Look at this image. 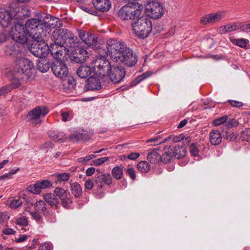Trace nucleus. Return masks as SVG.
Segmentation results:
<instances>
[{
    "label": "nucleus",
    "instance_id": "e433bc0d",
    "mask_svg": "<svg viewBox=\"0 0 250 250\" xmlns=\"http://www.w3.org/2000/svg\"><path fill=\"white\" fill-rule=\"evenodd\" d=\"M49 136L51 139L55 142H64L65 140V135L63 133H57L54 131H49Z\"/></svg>",
    "mask_w": 250,
    "mask_h": 250
},
{
    "label": "nucleus",
    "instance_id": "c756f323",
    "mask_svg": "<svg viewBox=\"0 0 250 250\" xmlns=\"http://www.w3.org/2000/svg\"><path fill=\"white\" fill-rule=\"evenodd\" d=\"M222 137L218 130H212L209 134V140L213 145H218L222 141Z\"/></svg>",
    "mask_w": 250,
    "mask_h": 250
},
{
    "label": "nucleus",
    "instance_id": "dca6fc26",
    "mask_svg": "<svg viewBox=\"0 0 250 250\" xmlns=\"http://www.w3.org/2000/svg\"><path fill=\"white\" fill-rule=\"evenodd\" d=\"M125 72L123 66L118 65H113L108 74L110 83L120 82L125 77Z\"/></svg>",
    "mask_w": 250,
    "mask_h": 250
},
{
    "label": "nucleus",
    "instance_id": "a19ab883",
    "mask_svg": "<svg viewBox=\"0 0 250 250\" xmlns=\"http://www.w3.org/2000/svg\"><path fill=\"white\" fill-rule=\"evenodd\" d=\"M51 15L49 14L43 13L41 15L39 20H38V21H40L41 24L42 25L44 28H47V25L50 21V18H51Z\"/></svg>",
    "mask_w": 250,
    "mask_h": 250
},
{
    "label": "nucleus",
    "instance_id": "de8ad7c7",
    "mask_svg": "<svg viewBox=\"0 0 250 250\" xmlns=\"http://www.w3.org/2000/svg\"><path fill=\"white\" fill-rule=\"evenodd\" d=\"M10 87V91L12 89L18 88L21 85V83L18 79H14L9 84H7Z\"/></svg>",
    "mask_w": 250,
    "mask_h": 250
},
{
    "label": "nucleus",
    "instance_id": "5701e85b",
    "mask_svg": "<svg viewBox=\"0 0 250 250\" xmlns=\"http://www.w3.org/2000/svg\"><path fill=\"white\" fill-rule=\"evenodd\" d=\"M131 12H135V10L132 6H130L129 2L121 8L118 14L119 16L124 20H130Z\"/></svg>",
    "mask_w": 250,
    "mask_h": 250
},
{
    "label": "nucleus",
    "instance_id": "0eeeda50",
    "mask_svg": "<svg viewBox=\"0 0 250 250\" xmlns=\"http://www.w3.org/2000/svg\"><path fill=\"white\" fill-rule=\"evenodd\" d=\"M19 8L8 7L7 8L0 7V24L3 28L8 27L14 19H17V14Z\"/></svg>",
    "mask_w": 250,
    "mask_h": 250
},
{
    "label": "nucleus",
    "instance_id": "473e14b6",
    "mask_svg": "<svg viewBox=\"0 0 250 250\" xmlns=\"http://www.w3.org/2000/svg\"><path fill=\"white\" fill-rule=\"evenodd\" d=\"M62 22L59 18L51 15L50 18V21L47 25V28L49 29L55 28L59 29L62 26Z\"/></svg>",
    "mask_w": 250,
    "mask_h": 250
},
{
    "label": "nucleus",
    "instance_id": "338daca9",
    "mask_svg": "<svg viewBox=\"0 0 250 250\" xmlns=\"http://www.w3.org/2000/svg\"><path fill=\"white\" fill-rule=\"evenodd\" d=\"M241 31L244 32H250V23L242 25L241 26Z\"/></svg>",
    "mask_w": 250,
    "mask_h": 250
},
{
    "label": "nucleus",
    "instance_id": "a878e982",
    "mask_svg": "<svg viewBox=\"0 0 250 250\" xmlns=\"http://www.w3.org/2000/svg\"><path fill=\"white\" fill-rule=\"evenodd\" d=\"M241 26L240 24L236 23H229L225 25L221 26L219 29V32L220 34H223L238 30L241 31Z\"/></svg>",
    "mask_w": 250,
    "mask_h": 250
},
{
    "label": "nucleus",
    "instance_id": "79ce46f5",
    "mask_svg": "<svg viewBox=\"0 0 250 250\" xmlns=\"http://www.w3.org/2000/svg\"><path fill=\"white\" fill-rule=\"evenodd\" d=\"M4 52L7 56H15L17 50L15 45L13 43H9L5 46Z\"/></svg>",
    "mask_w": 250,
    "mask_h": 250
},
{
    "label": "nucleus",
    "instance_id": "20e7f679",
    "mask_svg": "<svg viewBox=\"0 0 250 250\" xmlns=\"http://www.w3.org/2000/svg\"><path fill=\"white\" fill-rule=\"evenodd\" d=\"M132 26L135 33L142 39L147 37L152 29L151 21L146 17L139 18L132 23Z\"/></svg>",
    "mask_w": 250,
    "mask_h": 250
},
{
    "label": "nucleus",
    "instance_id": "f257e3e1",
    "mask_svg": "<svg viewBox=\"0 0 250 250\" xmlns=\"http://www.w3.org/2000/svg\"><path fill=\"white\" fill-rule=\"evenodd\" d=\"M51 38L54 43L65 45L70 48L75 47L79 43L77 37L72 32L66 29H56L53 32Z\"/></svg>",
    "mask_w": 250,
    "mask_h": 250
},
{
    "label": "nucleus",
    "instance_id": "4d7b16f0",
    "mask_svg": "<svg viewBox=\"0 0 250 250\" xmlns=\"http://www.w3.org/2000/svg\"><path fill=\"white\" fill-rule=\"evenodd\" d=\"M10 91V87L6 84L0 88V96L7 94Z\"/></svg>",
    "mask_w": 250,
    "mask_h": 250
},
{
    "label": "nucleus",
    "instance_id": "13d9d810",
    "mask_svg": "<svg viewBox=\"0 0 250 250\" xmlns=\"http://www.w3.org/2000/svg\"><path fill=\"white\" fill-rule=\"evenodd\" d=\"M30 214L36 221H40L42 220V217L39 211L36 210V211L30 212Z\"/></svg>",
    "mask_w": 250,
    "mask_h": 250
},
{
    "label": "nucleus",
    "instance_id": "c9c22d12",
    "mask_svg": "<svg viewBox=\"0 0 250 250\" xmlns=\"http://www.w3.org/2000/svg\"><path fill=\"white\" fill-rule=\"evenodd\" d=\"M68 139L73 142H75L79 140H87L89 137L86 133H74L69 135Z\"/></svg>",
    "mask_w": 250,
    "mask_h": 250
},
{
    "label": "nucleus",
    "instance_id": "aec40b11",
    "mask_svg": "<svg viewBox=\"0 0 250 250\" xmlns=\"http://www.w3.org/2000/svg\"><path fill=\"white\" fill-rule=\"evenodd\" d=\"M51 184L50 181L44 180L42 181H38L33 185H30L27 188L28 191L34 194H39L42 189L50 187Z\"/></svg>",
    "mask_w": 250,
    "mask_h": 250
},
{
    "label": "nucleus",
    "instance_id": "423d86ee",
    "mask_svg": "<svg viewBox=\"0 0 250 250\" xmlns=\"http://www.w3.org/2000/svg\"><path fill=\"white\" fill-rule=\"evenodd\" d=\"M106 46L110 58L117 62V58L121 51L127 46L125 42L115 39H109L106 41Z\"/></svg>",
    "mask_w": 250,
    "mask_h": 250
},
{
    "label": "nucleus",
    "instance_id": "2f4dec72",
    "mask_svg": "<svg viewBox=\"0 0 250 250\" xmlns=\"http://www.w3.org/2000/svg\"><path fill=\"white\" fill-rule=\"evenodd\" d=\"M147 160L151 164H157L161 160V155L157 152L156 149H153L148 153L147 156Z\"/></svg>",
    "mask_w": 250,
    "mask_h": 250
},
{
    "label": "nucleus",
    "instance_id": "1a4fd4ad",
    "mask_svg": "<svg viewBox=\"0 0 250 250\" xmlns=\"http://www.w3.org/2000/svg\"><path fill=\"white\" fill-rule=\"evenodd\" d=\"M15 68L18 73L24 74L29 78L32 74L34 64L28 59L20 58L15 61Z\"/></svg>",
    "mask_w": 250,
    "mask_h": 250
},
{
    "label": "nucleus",
    "instance_id": "a18cd8bd",
    "mask_svg": "<svg viewBox=\"0 0 250 250\" xmlns=\"http://www.w3.org/2000/svg\"><path fill=\"white\" fill-rule=\"evenodd\" d=\"M225 125L228 128H230L238 126L239 125V122L235 119L228 118Z\"/></svg>",
    "mask_w": 250,
    "mask_h": 250
},
{
    "label": "nucleus",
    "instance_id": "72a5a7b5",
    "mask_svg": "<svg viewBox=\"0 0 250 250\" xmlns=\"http://www.w3.org/2000/svg\"><path fill=\"white\" fill-rule=\"evenodd\" d=\"M70 190L76 198L80 197L82 194V188L81 185L77 182L70 184Z\"/></svg>",
    "mask_w": 250,
    "mask_h": 250
},
{
    "label": "nucleus",
    "instance_id": "f704fd0d",
    "mask_svg": "<svg viewBox=\"0 0 250 250\" xmlns=\"http://www.w3.org/2000/svg\"><path fill=\"white\" fill-rule=\"evenodd\" d=\"M51 66L50 62L46 59H41L38 62V69L42 72H47Z\"/></svg>",
    "mask_w": 250,
    "mask_h": 250
},
{
    "label": "nucleus",
    "instance_id": "052dcab7",
    "mask_svg": "<svg viewBox=\"0 0 250 250\" xmlns=\"http://www.w3.org/2000/svg\"><path fill=\"white\" fill-rule=\"evenodd\" d=\"M171 157L169 156H167L165 154V153H164V154L161 156V160L160 161L163 162L165 164H167L170 162L171 161Z\"/></svg>",
    "mask_w": 250,
    "mask_h": 250
},
{
    "label": "nucleus",
    "instance_id": "09e8293b",
    "mask_svg": "<svg viewBox=\"0 0 250 250\" xmlns=\"http://www.w3.org/2000/svg\"><path fill=\"white\" fill-rule=\"evenodd\" d=\"M16 223L21 226H27L28 225V221L25 217L23 216L17 218Z\"/></svg>",
    "mask_w": 250,
    "mask_h": 250
},
{
    "label": "nucleus",
    "instance_id": "7ed1b4c3",
    "mask_svg": "<svg viewBox=\"0 0 250 250\" xmlns=\"http://www.w3.org/2000/svg\"><path fill=\"white\" fill-rule=\"evenodd\" d=\"M25 28L27 34L33 41L43 40L44 28L37 19L28 20L25 24Z\"/></svg>",
    "mask_w": 250,
    "mask_h": 250
},
{
    "label": "nucleus",
    "instance_id": "bb28decb",
    "mask_svg": "<svg viewBox=\"0 0 250 250\" xmlns=\"http://www.w3.org/2000/svg\"><path fill=\"white\" fill-rule=\"evenodd\" d=\"M171 151H172L173 157L178 159L185 157L187 154L186 148L183 146H176L171 149Z\"/></svg>",
    "mask_w": 250,
    "mask_h": 250
},
{
    "label": "nucleus",
    "instance_id": "6e6d98bb",
    "mask_svg": "<svg viewBox=\"0 0 250 250\" xmlns=\"http://www.w3.org/2000/svg\"><path fill=\"white\" fill-rule=\"evenodd\" d=\"M228 102L232 106L235 107L239 108L243 105V104L241 102L238 101L229 100Z\"/></svg>",
    "mask_w": 250,
    "mask_h": 250
},
{
    "label": "nucleus",
    "instance_id": "4be33fe9",
    "mask_svg": "<svg viewBox=\"0 0 250 250\" xmlns=\"http://www.w3.org/2000/svg\"><path fill=\"white\" fill-rule=\"evenodd\" d=\"M92 2L95 8L101 12L107 11L111 7L109 0H93Z\"/></svg>",
    "mask_w": 250,
    "mask_h": 250
},
{
    "label": "nucleus",
    "instance_id": "7c9ffc66",
    "mask_svg": "<svg viewBox=\"0 0 250 250\" xmlns=\"http://www.w3.org/2000/svg\"><path fill=\"white\" fill-rule=\"evenodd\" d=\"M34 208L37 211H41L44 216H47L49 214L46 203L42 200L36 202L34 204Z\"/></svg>",
    "mask_w": 250,
    "mask_h": 250
},
{
    "label": "nucleus",
    "instance_id": "c85d7f7f",
    "mask_svg": "<svg viewBox=\"0 0 250 250\" xmlns=\"http://www.w3.org/2000/svg\"><path fill=\"white\" fill-rule=\"evenodd\" d=\"M92 70L90 67L87 65H81L77 70L78 76L83 79H85L91 74Z\"/></svg>",
    "mask_w": 250,
    "mask_h": 250
},
{
    "label": "nucleus",
    "instance_id": "412c9836",
    "mask_svg": "<svg viewBox=\"0 0 250 250\" xmlns=\"http://www.w3.org/2000/svg\"><path fill=\"white\" fill-rule=\"evenodd\" d=\"M87 84L85 87L86 88L89 90H99L104 86H107L103 84L101 78L98 76L96 77L91 76L87 79Z\"/></svg>",
    "mask_w": 250,
    "mask_h": 250
},
{
    "label": "nucleus",
    "instance_id": "e2e57ef3",
    "mask_svg": "<svg viewBox=\"0 0 250 250\" xmlns=\"http://www.w3.org/2000/svg\"><path fill=\"white\" fill-rule=\"evenodd\" d=\"M140 156V153L137 152L130 153L127 156L129 159L135 160Z\"/></svg>",
    "mask_w": 250,
    "mask_h": 250
},
{
    "label": "nucleus",
    "instance_id": "bf43d9fd",
    "mask_svg": "<svg viewBox=\"0 0 250 250\" xmlns=\"http://www.w3.org/2000/svg\"><path fill=\"white\" fill-rule=\"evenodd\" d=\"M8 39L7 33L4 32H0V45L5 42Z\"/></svg>",
    "mask_w": 250,
    "mask_h": 250
},
{
    "label": "nucleus",
    "instance_id": "774afa93",
    "mask_svg": "<svg viewBox=\"0 0 250 250\" xmlns=\"http://www.w3.org/2000/svg\"><path fill=\"white\" fill-rule=\"evenodd\" d=\"M50 246L48 243H43L40 246L38 250H50Z\"/></svg>",
    "mask_w": 250,
    "mask_h": 250
},
{
    "label": "nucleus",
    "instance_id": "8fccbe9b",
    "mask_svg": "<svg viewBox=\"0 0 250 250\" xmlns=\"http://www.w3.org/2000/svg\"><path fill=\"white\" fill-rule=\"evenodd\" d=\"M190 153L192 156H197L199 153V150L196 144H192L190 146Z\"/></svg>",
    "mask_w": 250,
    "mask_h": 250
},
{
    "label": "nucleus",
    "instance_id": "69168bd1",
    "mask_svg": "<svg viewBox=\"0 0 250 250\" xmlns=\"http://www.w3.org/2000/svg\"><path fill=\"white\" fill-rule=\"evenodd\" d=\"M61 116L62 117V120L63 122H66L69 120V117L70 116L69 112L66 111L62 112Z\"/></svg>",
    "mask_w": 250,
    "mask_h": 250
},
{
    "label": "nucleus",
    "instance_id": "9d476101",
    "mask_svg": "<svg viewBox=\"0 0 250 250\" xmlns=\"http://www.w3.org/2000/svg\"><path fill=\"white\" fill-rule=\"evenodd\" d=\"M27 34L25 25L18 22L15 23L12 28L11 36L12 40L16 42L24 44L28 41Z\"/></svg>",
    "mask_w": 250,
    "mask_h": 250
},
{
    "label": "nucleus",
    "instance_id": "b1692460",
    "mask_svg": "<svg viewBox=\"0 0 250 250\" xmlns=\"http://www.w3.org/2000/svg\"><path fill=\"white\" fill-rule=\"evenodd\" d=\"M43 199L52 208L58 209L59 208L60 201L57 197L52 193L46 194L43 196Z\"/></svg>",
    "mask_w": 250,
    "mask_h": 250
},
{
    "label": "nucleus",
    "instance_id": "f03ea898",
    "mask_svg": "<svg viewBox=\"0 0 250 250\" xmlns=\"http://www.w3.org/2000/svg\"><path fill=\"white\" fill-rule=\"evenodd\" d=\"M95 63L93 69L94 74L101 78L104 85H108L110 84L108 74L112 67L110 62L103 56L98 59Z\"/></svg>",
    "mask_w": 250,
    "mask_h": 250
},
{
    "label": "nucleus",
    "instance_id": "864d4df0",
    "mask_svg": "<svg viewBox=\"0 0 250 250\" xmlns=\"http://www.w3.org/2000/svg\"><path fill=\"white\" fill-rule=\"evenodd\" d=\"M236 44L241 47H245L249 42L248 40L244 39H237L236 40Z\"/></svg>",
    "mask_w": 250,
    "mask_h": 250
},
{
    "label": "nucleus",
    "instance_id": "9b49d317",
    "mask_svg": "<svg viewBox=\"0 0 250 250\" xmlns=\"http://www.w3.org/2000/svg\"><path fill=\"white\" fill-rule=\"evenodd\" d=\"M120 61L126 65L131 67L137 62V57L133 50L127 46L121 51V55L117 57V62Z\"/></svg>",
    "mask_w": 250,
    "mask_h": 250
},
{
    "label": "nucleus",
    "instance_id": "5fc2aeb1",
    "mask_svg": "<svg viewBox=\"0 0 250 250\" xmlns=\"http://www.w3.org/2000/svg\"><path fill=\"white\" fill-rule=\"evenodd\" d=\"M94 186L93 181L89 179L85 181L84 184V188L85 190H91Z\"/></svg>",
    "mask_w": 250,
    "mask_h": 250
},
{
    "label": "nucleus",
    "instance_id": "0e129e2a",
    "mask_svg": "<svg viewBox=\"0 0 250 250\" xmlns=\"http://www.w3.org/2000/svg\"><path fill=\"white\" fill-rule=\"evenodd\" d=\"M2 232L3 234L6 235L14 234L16 232L13 229L11 228L4 229Z\"/></svg>",
    "mask_w": 250,
    "mask_h": 250
},
{
    "label": "nucleus",
    "instance_id": "ddd939ff",
    "mask_svg": "<svg viewBox=\"0 0 250 250\" xmlns=\"http://www.w3.org/2000/svg\"><path fill=\"white\" fill-rule=\"evenodd\" d=\"M48 112V110L46 107L38 106L28 112L27 118L31 123L37 125L41 123L40 118L44 117Z\"/></svg>",
    "mask_w": 250,
    "mask_h": 250
},
{
    "label": "nucleus",
    "instance_id": "6e6552de",
    "mask_svg": "<svg viewBox=\"0 0 250 250\" xmlns=\"http://www.w3.org/2000/svg\"><path fill=\"white\" fill-rule=\"evenodd\" d=\"M29 49L33 55L42 59L47 56L50 48L45 41L42 40L33 41Z\"/></svg>",
    "mask_w": 250,
    "mask_h": 250
},
{
    "label": "nucleus",
    "instance_id": "f8f14e48",
    "mask_svg": "<svg viewBox=\"0 0 250 250\" xmlns=\"http://www.w3.org/2000/svg\"><path fill=\"white\" fill-rule=\"evenodd\" d=\"M146 13L152 19H159L164 14L162 5L158 1H152L147 3L146 6Z\"/></svg>",
    "mask_w": 250,
    "mask_h": 250
},
{
    "label": "nucleus",
    "instance_id": "f3484780",
    "mask_svg": "<svg viewBox=\"0 0 250 250\" xmlns=\"http://www.w3.org/2000/svg\"><path fill=\"white\" fill-rule=\"evenodd\" d=\"M67 47L65 45L54 43L51 45L49 51L56 61H61L62 58L68 53L69 50Z\"/></svg>",
    "mask_w": 250,
    "mask_h": 250
},
{
    "label": "nucleus",
    "instance_id": "2eb2a0df",
    "mask_svg": "<svg viewBox=\"0 0 250 250\" xmlns=\"http://www.w3.org/2000/svg\"><path fill=\"white\" fill-rule=\"evenodd\" d=\"M51 68L54 74L62 80L67 77L68 70L65 63L62 61H57L51 65Z\"/></svg>",
    "mask_w": 250,
    "mask_h": 250
},
{
    "label": "nucleus",
    "instance_id": "cd10ccee",
    "mask_svg": "<svg viewBox=\"0 0 250 250\" xmlns=\"http://www.w3.org/2000/svg\"><path fill=\"white\" fill-rule=\"evenodd\" d=\"M130 6H132L135 10V12H131L130 14V20H138L140 17L143 6L142 5L137 2H130Z\"/></svg>",
    "mask_w": 250,
    "mask_h": 250
},
{
    "label": "nucleus",
    "instance_id": "49530a36",
    "mask_svg": "<svg viewBox=\"0 0 250 250\" xmlns=\"http://www.w3.org/2000/svg\"><path fill=\"white\" fill-rule=\"evenodd\" d=\"M228 119V116L227 115H224L222 117L214 120L213 121V125L214 126H219L223 124L224 123L226 124Z\"/></svg>",
    "mask_w": 250,
    "mask_h": 250
},
{
    "label": "nucleus",
    "instance_id": "393cba45",
    "mask_svg": "<svg viewBox=\"0 0 250 250\" xmlns=\"http://www.w3.org/2000/svg\"><path fill=\"white\" fill-rule=\"evenodd\" d=\"M222 17L219 13L210 14L203 17L201 19V22L203 24H207L209 23H214L220 21Z\"/></svg>",
    "mask_w": 250,
    "mask_h": 250
},
{
    "label": "nucleus",
    "instance_id": "37998d69",
    "mask_svg": "<svg viewBox=\"0 0 250 250\" xmlns=\"http://www.w3.org/2000/svg\"><path fill=\"white\" fill-rule=\"evenodd\" d=\"M223 138L229 141H235L237 138V135L233 132L226 131L223 134Z\"/></svg>",
    "mask_w": 250,
    "mask_h": 250
},
{
    "label": "nucleus",
    "instance_id": "4468645a",
    "mask_svg": "<svg viewBox=\"0 0 250 250\" xmlns=\"http://www.w3.org/2000/svg\"><path fill=\"white\" fill-rule=\"evenodd\" d=\"M77 33L80 39L87 46L92 48H97L99 47L97 43V38L95 34L81 29H78Z\"/></svg>",
    "mask_w": 250,
    "mask_h": 250
},
{
    "label": "nucleus",
    "instance_id": "a211bd4d",
    "mask_svg": "<svg viewBox=\"0 0 250 250\" xmlns=\"http://www.w3.org/2000/svg\"><path fill=\"white\" fill-rule=\"evenodd\" d=\"M70 59L76 63H83L88 58L87 52L82 47H77L71 54Z\"/></svg>",
    "mask_w": 250,
    "mask_h": 250
},
{
    "label": "nucleus",
    "instance_id": "c03bdc74",
    "mask_svg": "<svg viewBox=\"0 0 250 250\" xmlns=\"http://www.w3.org/2000/svg\"><path fill=\"white\" fill-rule=\"evenodd\" d=\"M22 203V200L20 197L18 199H14L11 200L9 207L11 208L16 209L21 206Z\"/></svg>",
    "mask_w": 250,
    "mask_h": 250
},
{
    "label": "nucleus",
    "instance_id": "6ab92c4d",
    "mask_svg": "<svg viewBox=\"0 0 250 250\" xmlns=\"http://www.w3.org/2000/svg\"><path fill=\"white\" fill-rule=\"evenodd\" d=\"M54 194L60 198L62 206L65 208H67L73 202L72 199L67 197L66 190L62 188H56L54 190Z\"/></svg>",
    "mask_w": 250,
    "mask_h": 250
},
{
    "label": "nucleus",
    "instance_id": "680f3d73",
    "mask_svg": "<svg viewBox=\"0 0 250 250\" xmlns=\"http://www.w3.org/2000/svg\"><path fill=\"white\" fill-rule=\"evenodd\" d=\"M70 177V174L69 173H62L59 175V179L62 181H66L68 180Z\"/></svg>",
    "mask_w": 250,
    "mask_h": 250
},
{
    "label": "nucleus",
    "instance_id": "39448f33",
    "mask_svg": "<svg viewBox=\"0 0 250 250\" xmlns=\"http://www.w3.org/2000/svg\"><path fill=\"white\" fill-rule=\"evenodd\" d=\"M96 171L97 173L94 176V183L97 189L94 190V193L99 195V197H102L104 195L102 191L104 185L110 186L113 179L109 173H104L99 169H97Z\"/></svg>",
    "mask_w": 250,
    "mask_h": 250
},
{
    "label": "nucleus",
    "instance_id": "58836bf2",
    "mask_svg": "<svg viewBox=\"0 0 250 250\" xmlns=\"http://www.w3.org/2000/svg\"><path fill=\"white\" fill-rule=\"evenodd\" d=\"M151 168L150 165L145 161L140 162L137 165V168L142 173L148 172Z\"/></svg>",
    "mask_w": 250,
    "mask_h": 250
},
{
    "label": "nucleus",
    "instance_id": "4c0bfd02",
    "mask_svg": "<svg viewBox=\"0 0 250 250\" xmlns=\"http://www.w3.org/2000/svg\"><path fill=\"white\" fill-rule=\"evenodd\" d=\"M111 174L114 178L120 180L123 177V168L119 166H116L112 168Z\"/></svg>",
    "mask_w": 250,
    "mask_h": 250
},
{
    "label": "nucleus",
    "instance_id": "ea45409f",
    "mask_svg": "<svg viewBox=\"0 0 250 250\" xmlns=\"http://www.w3.org/2000/svg\"><path fill=\"white\" fill-rule=\"evenodd\" d=\"M152 73L151 71H146L141 75L138 76L136 77L131 83V86H133L137 85L142 80L147 78L152 75Z\"/></svg>",
    "mask_w": 250,
    "mask_h": 250
},
{
    "label": "nucleus",
    "instance_id": "603ef678",
    "mask_svg": "<svg viewBox=\"0 0 250 250\" xmlns=\"http://www.w3.org/2000/svg\"><path fill=\"white\" fill-rule=\"evenodd\" d=\"M126 173L130 177V178L134 180L136 178L135 171L132 167H130L126 169Z\"/></svg>",
    "mask_w": 250,
    "mask_h": 250
},
{
    "label": "nucleus",
    "instance_id": "3c124183",
    "mask_svg": "<svg viewBox=\"0 0 250 250\" xmlns=\"http://www.w3.org/2000/svg\"><path fill=\"white\" fill-rule=\"evenodd\" d=\"M109 160V158L108 157H102L94 160L93 164L95 165L99 166L103 164L105 162L108 161Z\"/></svg>",
    "mask_w": 250,
    "mask_h": 250
}]
</instances>
